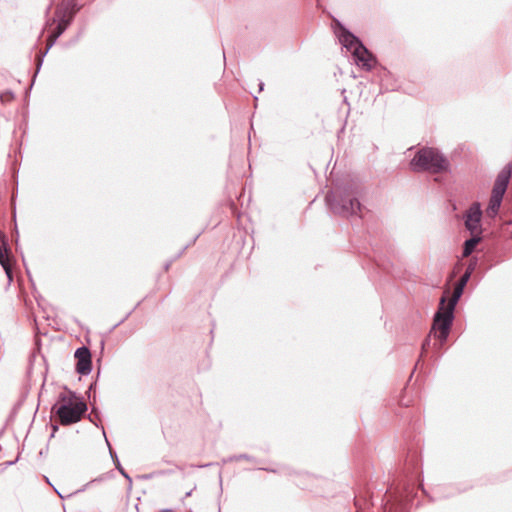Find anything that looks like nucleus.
Masks as SVG:
<instances>
[{"instance_id":"obj_1","label":"nucleus","mask_w":512,"mask_h":512,"mask_svg":"<svg viewBox=\"0 0 512 512\" xmlns=\"http://www.w3.org/2000/svg\"><path fill=\"white\" fill-rule=\"evenodd\" d=\"M325 201L330 210L339 216H360L362 205L359 201L358 187L354 185L336 186L325 196Z\"/></svg>"},{"instance_id":"obj_2","label":"nucleus","mask_w":512,"mask_h":512,"mask_svg":"<svg viewBox=\"0 0 512 512\" xmlns=\"http://www.w3.org/2000/svg\"><path fill=\"white\" fill-rule=\"evenodd\" d=\"M86 411V403L78 399L76 394L71 391H69V395L60 393L58 401L52 407V412L59 419L61 425H71L79 422Z\"/></svg>"},{"instance_id":"obj_3","label":"nucleus","mask_w":512,"mask_h":512,"mask_svg":"<svg viewBox=\"0 0 512 512\" xmlns=\"http://www.w3.org/2000/svg\"><path fill=\"white\" fill-rule=\"evenodd\" d=\"M448 159L433 147H422L417 150L410 161V167L414 172H429L438 174L449 169Z\"/></svg>"},{"instance_id":"obj_4","label":"nucleus","mask_w":512,"mask_h":512,"mask_svg":"<svg viewBox=\"0 0 512 512\" xmlns=\"http://www.w3.org/2000/svg\"><path fill=\"white\" fill-rule=\"evenodd\" d=\"M337 25L339 26V41L345 48L352 51L356 64L367 71L371 70L373 63L375 62L373 55L369 52V50L364 46L358 37L347 30L338 21Z\"/></svg>"},{"instance_id":"obj_5","label":"nucleus","mask_w":512,"mask_h":512,"mask_svg":"<svg viewBox=\"0 0 512 512\" xmlns=\"http://www.w3.org/2000/svg\"><path fill=\"white\" fill-rule=\"evenodd\" d=\"M512 174V163H508L497 175L494 182L491 197L486 208V215L490 218H494L500 209L503 196L509 185V181Z\"/></svg>"},{"instance_id":"obj_6","label":"nucleus","mask_w":512,"mask_h":512,"mask_svg":"<svg viewBox=\"0 0 512 512\" xmlns=\"http://www.w3.org/2000/svg\"><path fill=\"white\" fill-rule=\"evenodd\" d=\"M446 291L440 299L439 307L434 315L432 330L438 331L435 336L440 341V344H444L449 336L451 326L454 320V308L446 305L447 301Z\"/></svg>"},{"instance_id":"obj_7","label":"nucleus","mask_w":512,"mask_h":512,"mask_svg":"<svg viewBox=\"0 0 512 512\" xmlns=\"http://www.w3.org/2000/svg\"><path fill=\"white\" fill-rule=\"evenodd\" d=\"M463 218L465 227L471 234H482V209L479 202L472 203L466 210Z\"/></svg>"},{"instance_id":"obj_8","label":"nucleus","mask_w":512,"mask_h":512,"mask_svg":"<svg viewBox=\"0 0 512 512\" xmlns=\"http://www.w3.org/2000/svg\"><path fill=\"white\" fill-rule=\"evenodd\" d=\"M77 359L76 371L81 375H88L92 370L91 352L88 347L81 346L75 351Z\"/></svg>"},{"instance_id":"obj_9","label":"nucleus","mask_w":512,"mask_h":512,"mask_svg":"<svg viewBox=\"0 0 512 512\" xmlns=\"http://www.w3.org/2000/svg\"><path fill=\"white\" fill-rule=\"evenodd\" d=\"M6 243H5V236L0 232V264L5 270V273L9 279V281H12V269L9 264V259L7 257V249H6Z\"/></svg>"},{"instance_id":"obj_10","label":"nucleus","mask_w":512,"mask_h":512,"mask_svg":"<svg viewBox=\"0 0 512 512\" xmlns=\"http://www.w3.org/2000/svg\"><path fill=\"white\" fill-rule=\"evenodd\" d=\"M76 0H64L61 6L57 9L56 15H66V18L73 20L75 14L79 11Z\"/></svg>"},{"instance_id":"obj_11","label":"nucleus","mask_w":512,"mask_h":512,"mask_svg":"<svg viewBox=\"0 0 512 512\" xmlns=\"http://www.w3.org/2000/svg\"><path fill=\"white\" fill-rule=\"evenodd\" d=\"M58 23L54 31L52 32V44H55L56 40L64 33L68 28L72 20L66 18V15H56Z\"/></svg>"},{"instance_id":"obj_12","label":"nucleus","mask_w":512,"mask_h":512,"mask_svg":"<svg viewBox=\"0 0 512 512\" xmlns=\"http://www.w3.org/2000/svg\"><path fill=\"white\" fill-rule=\"evenodd\" d=\"M482 237L480 234H471V238L467 239L463 244L462 256L468 257L475 250L476 246L481 242Z\"/></svg>"},{"instance_id":"obj_13","label":"nucleus","mask_w":512,"mask_h":512,"mask_svg":"<svg viewBox=\"0 0 512 512\" xmlns=\"http://www.w3.org/2000/svg\"><path fill=\"white\" fill-rule=\"evenodd\" d=\"M464 288L465 287L456 283L453 294L446 305L455 309L459 299L463 294Z\"/></svg>"},{"instance_id":"obj_14","label":"nucleus","mask_w":512,"mask_h":512,"mask_svg":"<svg viewBox=\"0 0 512 512\" xmlns=\"http://www.w3.org/2000/svg\"><path fill=\"white\" fill-rule=\"evenodd\" d=\"M110 454H111V457L114 461V464H115V467L116 469L121 473V475L123 477H125L129 482H132V479L131 477L126 473V471L123 469V467L121 466L120 464V461L117 457V454L115 452L112 451V449L110 448Z\"/></svg>"},{"instance_id":"obj_15","label":"nucleus","mask_w":512,"mask_h":512,"mask_svg":"<svg viewBox=\"0 0 512 512\" xmlns=\"http://www.w3.org/2000/svg\"><path fill=\"white\" fill-rule=\"evenodd\" d=\"M54 44H52V34L49 36L48 38V44H47V48L46 50L43 52V53H40L38 55V59H37V70H36V74L39 72L41 66H42V63H43V58L44 56L48 53L49 49L53 46Z\"/></svg>"},{"instance_id":"obj_16","label":"nucleus","mask_w":512,"mask_h":512,"mask_svg":"<svg viewBox=\"0 0 512 512\" xmlns=\"http://www.w3.org/2000/svg\"><path fill=\"white\" fill-rule=\"evenodd\" d=\"M14 98V93L10 90L0 94V100L2 103H8Z\"/></svg>"},{"instance_id":"obj_17","label":"nucleus","mask_w":512,"mask_h":512,"mask_svg":"<svg viewBox=\"0 0 512 512\" xmlns=\"http://www.w3.org/2000/svg\"><path fill=\"white\" fill-rule=\"evenodd\" d=\"M471 275H469V272H464V274L460 277L457 284L465 287L467 282L469 281Z\"/></svg>"},{"instance_id":"obj_18","label":"nucleus","mask_w":512,"mask_h":512,"mask_svg":"<svg viewBox=\"0 0 512 512\" xmlns=\"http://www.w3.org/2000/svg\"><path fill=\"white\" fill-rule=\"evenodd\" d=\"M232 459L234 460H248V461H252L254 460V458L248 454H240V455H237V456H234Z\"/></svg>"},{"instance_id":"obj_19","label":"nucleus","mask_w":512,"mask_h":512,"mask_svg":"<svg viewBox=\"0 0 512 512\" xmlns=\"http://www.w3.org/2000/svg\"><path fill=\"white\" fill-rule=\"evenodd\" d=\"M476 264H477L476 259L472 260V261L469 263V265L467 266V268H466V271H465V272H469V275H471V274L473 273V271L475 270Z\"/></svg>"},{"instance_id":"obj_20","label":"nucleus","mask_w":512,"mask_h":512,"mask_svg":"<svg viewBox=\"0 0 512 512\" xmlns=\"http://www.w3.org/2000/svg\"><path fill=\"white\" fill-rule=\"evenodd\" d=\"M430 335L423 341L422 343V354L428 349V347L430 346Z\"/></svg>"},{"instance_id":"obj_21","label":"nucleus","mask_w":512,"mask_h":512,"mask_svg":"<svg viewBox=\"0 0 512 512\" xmlns=\"http://www.w3.org/2000/svg\"><path fill=\"white\" fill-rule=\"evenodd\" d=\"M264 88V83L263 82H260L259 83V90L262 91Z\"/></svg>"},{"instance_id":"obj_22","label":"nucleus","mask_w":512,"mask_h":512,"mask_svg":"<svg viewBox=\"0 0 512 512\" xmlns=\"http://www.w3.org/2000/svg\"><path fill=\"white\" fill-rule=\"evenodd\" d=\"M170 264H171V262H168V263H166V264H165V267H164V268H165V270H168V269H169Z\"/></svg>"},{"instance_id":"obj_23","label":"nucleus","mask_w":512,"mask_h":512,"mask_svg":"<svg viewBox=\"0 0 512 512\" xmlns=\"http://www.w3.org/2000/svg\"><path fill=\"white\" fill-rule=\"evenodd\" d=\"M261 469L265 470V471L276 472L274 469H268V468H261Z\"/></svg>"},{"instance_id":"obj_24","label":"nucleus","mask_w":512,"mask_h":512,"mask_svg":"<svg viewBox=\"0 0 512 512\" xmlns=\"http://www.w3.org/2000/svg\"><path fill=\"white\" fill-rule=\"evenodd\" d=\"M210 465H211V464H204V465H200L199 467H200V468H204V467H208V466H210Z\"/></svg>"},{"instance_id":"obj_25","label":"nucleus","mask_w":512,"mask_h":512,"mask_svg":"<svg viewBox=\"0 0 512 512\" xmlns=\"http://www.w3.org/2000/svg\"><path fill=\"white\" fill-rule=\"evenodd\" d=\"M186 248H187V246H186V247H184V249H183L180 253H178L177 257L181 256V254L183 253V251H184Z\"/></svg>"}]
</instances>
